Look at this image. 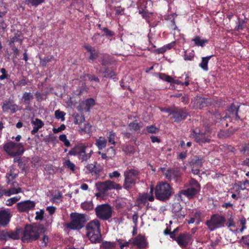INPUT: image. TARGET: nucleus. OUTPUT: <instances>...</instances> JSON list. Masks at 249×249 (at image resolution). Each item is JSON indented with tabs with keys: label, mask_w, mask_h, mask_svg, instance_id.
Listing matches in <instances>:
<instances>
[{
	"label": "nucleus",
	"mask_w": 249,
	"mask_h": 249,
	"mask_svg": "<svg viewBox=\"0 0 249 249\" xmlns=\"http://www.w3.org/2000/svg\"><path fill=\"white\" fill-rule=\"evenodd\" d=\"M47 230V228L42 224L37 226L27 224L24 227L22 240L26 243L36 241L39 239L40 234L45 233Z\"/></svg>",
	"instance_id": "obj_1"
},
{
	"label": "nucleus",
	"mask_w": 249,
	"mask_h": 249,
	"mask_svg": "<svg viewBox=\"0 0 249 249\" xmlns=\"http://www.w3.org/2000/svg\"><path fill=\"white\" fill-rule=\"evenodd\" d=\"M141 174L140 170L137 168H127L124 173V189L129 190L138 183L140 180Z\"/></svg>",
	"instance_id": "obj_2"
},
{
	"label": "nucleus",
	"mask_w": 249,
	"mask_h": 249,
	"mask_svg": "<svg viewBox=\"0 0 249 249\" xmlns=\"http://www.w3.org/2000/svg\"><path fill=\"white\" fill-rule=\"evenodd\" d=\"M86 235L92 243L97 244L102 240L100 230V222L98 219L89 222L86 227Z\"/></svg>",
	"instance_id": "obj_3"
},
{
	"label": "nucleus",
	"mask_w": 249,
	"mask_h": 249,
	"mask_svg": "<svg viewBox=\"0 0 249 249\" xmlns=\"http://www.w3.org/2000/svg\"><path fill=\"white\" fill-rule=\"evenodd\" d=\"M154 190L156 198L163 202L169 200L173 193V188L166 182H158Z\"/></svg>",
	"instance_id": "obj_4"
},
{
	"label": "nucleus",
	"mask_w": 249,
	"mask_h": 249,
	"mask_svg": "<svg viewBox=\"0 0 249 249\" xmlns=\"http://www.w3.org/2000/svg\"><path fill=\"white\" fill-rule=\"evenodd\" d=\"M88 146L86 143L79 142L69 151L68 155L70 156H76L81 162L87 161L89 159L93 153L90 150L89 153H86V150Z\"/></svg>",
	"instance_id": "obj_5"
},
{
	"label": "nucleus",
	"mask_w": 249,
	"mask_h": 249,
	"mask_svg": "<svg viewBox=\"0 0 249 249\" xmlns=\"http://www.w3.org/2000/svg\"><path fill=\"white\" fill-rule=\"evenodd\" d=\"M4 151L12 157H20L25 151L24 144L21 142H16L10 141L3 146Z\"/></svg>",
	"instance_id": "obj_6"
},
{
	"label": "nucleus",
	"mask_w": 249,
	"mask_h": 249,
	"mask_svg": "<svg viewBox=\"0 0 249 249\" xmlns=\"http://www.w3.org/2000/svg\"><path fill=\"white\" fill-rule=\"evenodd\" d=\"M70 218L71 222L65 223L64 225L67 229L80 230L84 227L86 219L84 214L72 213L70 214Z\"/></svg>",
	"instance_id": "obj_7"
},
{
	"label": "nucleus",
	"mask_w": 249,
	"mask_h": 249,
	"mask_svg": "<svg viewBox=\"0 0 249 249\" xmlns=\"http://www.w3.org/2000/svg\"><path fill=\"white\" fill-rule=\"evenodd\" d=\"M191 135L194 141L201 145L209 143L211 141V132L208 129L204 131L196 129L191 131Z\"/></svg>",
	"instance_id": "obj_8"
},
{
	"label": "nucleus",
	"mask_w": 249,
	"mask_h": 249,
	"mask_svg": "<svg viewBox=\"0 0 249 249\" xmlns=\"http://www.w3.org/2000/svg\"><path fill=\"white\" fill-rule=\"evenodd\" d=\"M226 222V218L218 213L212 214L210 219L207 220L205 225L210 231L224 227Z\"/></svg>",
	"instance_id": "obj_9"
},
{
	"label": "nucleus",
	"mask_w": 249,
	"mask_h": 249,
	"mask_svg": "<svg viewBox=\"0 0 249 249\" xmlns=\"http://www.w3.org/2000/svg\"><path fill=\"white\" fill-rule=\"evenodd\" d=\"M95 212L97 217L103 221L108 220L112 214L111 206L107 203L98 205L95 209Z\"/></svg>",
	"instance_id": "obj_10"
},
{
	"label": "nucleus",
	"mask_w": 249,
	"mask_h": 249,
	"mask_svg": "<svg viewBox=\"0 0 249 249\" xmlns=\"http://www.w3.org/2000/svg\"><path fill=\"white\" fill-rule=\"evenodd\" d=\"M240 106H235L234 103H232L227 109V113L226 115L223 117L222 120H226L227 118L234 119L235 121L242 120L238 115Z\"/></svg>",
	"instance_id": "obj_11"
},
{
	"label": "nucleus",
	"mask_w": 249,
	"mask_h": 249,
	"mask_svg": "<svg viewBox=\"0 0 249 249\" xmlns=\"http://www.w3.org/2000/svg\"><path fill=\"white\" fill-rule=\"evenodd\" d=\"M188 115L187 112L183 109L175 107L171 112L172 119L175 122H179L186 119Z\"/></svg>",
	"instance_id": "obj_12"
},
{
	"label": "nucleus",
	"mask_w": 249,
	"mask_h": 249,
	"mask_svg": "<svg viewBox=\"0 0 249 249\" xmlns=\"http://www.w3.org/2000/svg\"><path fill=\"white\" fill-rule=\"evenodd\" d=\"M165 178L169 181L174 180L176 182H179L181 180V173L179 170L168 169L164 173Z\"/></svg>",
	"instance_id": "obj_13"
},
{
	"label": "nucleus",
	"mask_w": 249,
	"mask_h": 249,
	"mask_svg": "<svg viewBox=\"0 0 249 249\" xmlns=\"http://www.w3.org/2000/svg\"><path fill=\"white\" fill-rule=\"evenodd\" d=\"M20 229H17L15 231H7L3 230L0 231V238L2 240H7L9 239L17 240L19 238Z\"/></svg>",
	"instance_id": "obj_14"
},
{
	"label": "nucleus",
	"mask_w": 249,
	"mask_h": 249,
	"mask_svg": "<svg viewBox=\"0 0 249 249\" xmlns=\"http://www.w3.org/2000/svg\"><path fill=\"white\" fill-rule=\"evenodd\" d=\"M191 240V235L189 233L183 232L180 233L176 239L178 245L183 249H187Z\"/></svg>",
	"instance_id": "obj_15"
},
{
	"label": "nucleus",
	"mask_w": 249,
	"mask_h": 249,
	"mask_svg": "<svg viewBox=\"0 0 249 249\" xmlns=\"http://www.w3.org/2000/svg\"><path fill=\"white\" fill-rule=\"evenodd\" d=\"M131 244L136 246L139 249H145L148 247V242L144 235L139 234L134 238H132Z\"/></svg>",
	"instance_id": "obj_16"
},
{
	"label": "nucleus",
	"mask_w": 249,
	"mask_h": 249,
	"mask_svg": "<svg viewBox=\"0 0 249 249\" xmlns=\"http://www.w3.org/2000/svg\"><path fill=\"white\" fill-rule=\"evenodd\" d=\"M35 205L34 201L28 200L18 203L17 206L19 212H27L33 209Z\"/></svg>",
	"instance_id": "obj_17"
},
{
	"label": "nucleus",
	"mask_w": 249,
	"mask_h": 249,
	"mask_svg": "<svg viewBox=\"0 0 249 249\" xmlns=\"http://www.w3.org/2000/svg\"><path fill=\"white\" fill-rule=\"evenodd\" d=\"M2 109L3 112L10 110L12 113H15L20 109L18 108V106L14 103L13 100L9 99L3 102L2 105Z\"/></svg>",
	"instance_id": "obj_18"
},
{
	"label": "nucleus",
	"mask_w": 249,
	"mask_h": 249,
	"mask_svg": "<svg viewBox=\"0 0 249 249\" xmlns=\"http://www.w3.org/2000/svg\"><path fill=\"white\" fill-rule=\"evenodd\" d=\"M12 215L8 211L2 210L0 211V226L5 227L10 222Z\"/></svg>",
	"instance_id": "obj_19"
},
{
	"label": "nucleus",
	"mask_w": 249,
	"mask_h": 249,
	"mask_svg": "<svg viewBox=\"0 0 249 249\" xmlns=\"http://www.w3.org/2000/svg\"><path fill=\"white\" fill-rule=\"evenodd\" d=\"M199 192V191L196 190V189L189 187L186 189L180 191L179 192V196L184 195L189 199H192Z\"/></svg>",
	"instance_id": "obj_20"
},
{
	"label": "nucleus",
	"mask_w": 249,
	"mask_h": 249,
	"mask_svg": "<svg viewBox=\"0 0 249 249\" xmlns=\"http://www.w3.org/2000/svg\"><path fill=\"white\" fill-rule=\"evenodd\" d=\"M31 124L34 125L33 130L31 131V134L35 135L39 129L42 128L44 125V123L39 119L36 118L35 120H32Z\"/></svg>",
	"instance_id": "obj_21"
},
{
	"label": "nucleus",
	"mask_w": 249,
	"mask_h": 249,
	"mask_svg": "<svg viewBox=\"0 0 249 249\" xmlns=\"http://www.w3.org/2000/svg\"><path fill=\"white\" fill-rule=\"evenodd\" d=\"M210 104L211 101L210 99L200 97H197L196 102V106L197 107L201 109L209 106Z\"/></svg>",
	"instance_id": "obj_22"
},
{
	"label": "nucleus",
	"mask_w": 249,
	"mask_h": 249,
	"mask_svg": "<svg viewBox=\"0 0 249 249\" xmlns=\"http://www.w3.org/2000/svg\"><path fill=\"white\" fill-rule=\"evenodd\" d=\"M81 104L84 107V110L86 112H89L91 108L95 106V101L93 98H89L83 101Z\"/></svg>",
	"instance_id": "obj_23"
},
{
	"label": "nucleus",
	"mask_w": 249,
	"mask_h": 249,
	"mask_svg": "<svg viewBox=\"0 0 249 249\" xmlns=\"http://www.w3.org/2000/svg\"><path fill=\"white\" fill-rule=\"evenodd\" d=\"M237 130V128H230L226 130H220L218 133V136L220 138H227L233 135Z\"/></svg>",
	"instance_id": "obj_24"
},
{
	"label": "nucleus",
	"mask_w": 249,
	"mask_h": 249,
	"mask_svg": "<svg viewBox=\"0 0 249 249\" xmlns=\"http://www.w3.org/2000/svg\"><path fill=\"white\" fill-rule=\"evenodd\" d=\"M18 172L14 167H10L9 171L6 174V178L7 179V183H9L15 179L18 175Z\"/></svg>",
	"instance_id": "obj_25"
},
{
	"label": "nucleus",
	"mask_w": 249,
	"mask_h": 249,
	"mask_svg": "<svg viewBox=\"0 0 249 249\" xmlns=\"http://www.w3.org/2000/svg\"><path fill=\"white\" fill-rule=\"evenodd\" d=\"M213 55L207 56L206 57H202L201 58V62L199 64V67L205 71H208V64L210 59L213 57Z\"/></svg>",
	"instance_id": "obj_26"
},
{
	"label": "nucleus",
	"mask_w": 249,
	"mask_h": 249,
	"mask_svg": "<svg viewBox=\"0 0 249 249\" xmlns=\"http://www.w3.org/2000/svg\"><path fill=\"white\" fill-rule=\"evenodd\" d=\"M87 170L90 173L98 175L101 171L100 169L97 167L95 164L90 163L88 164L86 166Z\"/></svg>",
	"instance_id": "obj_27"
},
{
	"label": "nucleus",
	"mask_w": 249,
	"mask_h": 249,
	"mask_svg": "<svg viewBox=\"0 0 249 249\" xmlns=\"http://www.w3.org/2000/svg\"><path fill=\"white\" fill-rule=\"evenodd\" d=\"M128 127L131 131H138L142 127V123L141 122H138L137 120H135L128 124Z\"/></svg>",
	"instance_id": "obj_28"
},
{
	"label": "nucleus",
	"mask_w": 249,
	"mask_h": 249,
	"mask_svg": "<svg viewBox=\"0 0 249 249\" xmlns=\"http://www.w3.org/2000/svg\"><path fill=\"white\" fill-rule=\"evenodd\" d=\"M107 140L104 137H100L95 141V145L100 150L105 148L107 146Z\"/></svg>",
	"instance_id": "obj_29"
},
{
	"label": "nucleus",
	"mask_w": 249,
	"mask_h": 249,
	"mask_svg": "<svg viewBox=\"0 0 249 249\" xmlns=\"http://www.w3.org/2000/svg\"><path fill=\"white\" fill-rule=\"evenodd\" d=\"M18 42L20 44V45L22 44L23 42V40L21 38V34L18 33H16L14 34V36L10 38L9 41V45H15V42Z\"/></svg>",
	"instance_id": "obj_30"
},
{
	"label": "nucleus",
	"mask_w": 249,
	"mask_h": 249,
	"mask_svg": "<svg viewBox=\"0 0 249 249\" xmlns=\"http://www.w3.org/2000/svg\"><path fill=\"white\" fill-rule=\"evenodd\" d=\"M192 41L194 42L196 46H200L203 47L206 43L208 42V40L206 39H201L200 37L198 36H196L193 39Z\"/></svg>",
	"instance_id": "obj_31"
},
{
	"label": "nucleus",
	"mask_w": 249,
	"mask_h": 249,
	"mask_svg": "<svg viewBox=\"0 0 249 249\" xmlns=\"http://www.w3.org/2000/svg\"><path fill=\"white\" fill-rule=\"evenodd\" d=\"M112 57L107 53H104L101 58V65L103 66H107L111 63Z\"/></svg>",
	"instance_id": "obj_32"
},
{
	"label": "nucleus",
	"mask_w": 249,
	"mask_h": 249,
	"mask_svg": "<svg viewBox=\"0 0 249 249\" xmlns=\"http://www.w3.org/2000/svg\"><path fill=\"white\" fill-rule=\"evenodd\" d=\"M40 64L43 67H46L47 66V64L49 62H50L52 60H55L54 57L53 55H48L45 56L43 58L39 57Z\"/></svg>",
	"instance_id": "obj_33"
},
{
	"label": "nucleus",
	"mask_w": 249,
	"mask_h": 249,
	"mask_svg": "<svg viewBox=\"0 0 249 249\" xmlns=\"http://www.w3.org/2000/svg\"><path fill=\"white\" fill-rule=\"evenodd\" d=\"M103 36V35L101 36L99 33H96L91 37V40L94 44L101 45L104 42V40L102 39Z\"/></svg>",
	"instance_id": "obj_34"
},
{
	"label": "nucleus",
	"mask_w": 249,
	"mask_h": 249,
	"mask_svg": "<svg viewBox=\"0 0 249 249\" xmlns=\"http://www.w3.org/2000/svg\"><path fill=\"white\" fill-rule=\"evenodd\" d=\"M189 186L190 187L196 189V190L200 192L201 186L198 181L194 178H191L189 181Z\"/></svg>",
	"instance_id": "obj_35"
},
{
	"label": "nucleus",
	"mask_w": 249,
	"mask_h": 249,
	"mask_svg": "<svg viewBox=\"0 0 249 249\" xmlns=\"http://www.w3.org/2000/svg\"><path fill=\"white\" fill-rule=\"evenodd\" d=\"M85 121L84 115L76 113L74 115V123L79 125L81 124Z\"/></svg>",
	"instance_id": "obj_36"
},
{
	"label": "nucleus",
	"mask_w": 249,
	"mask_h": 249,
	"mask_svg": "<svg viewBox=\"0 0 249 249\" xmlns=\"http://www.w3.org/2000/svg\"><path fill=\"white\" fill-rule=\"evenodd\" d=\"M96 186L98 190L104 193L108 191L106 181L105 182H100L96 184Z\"/></svg>",
	"instance_id": "obj_37"
},
{
	"label": "nucleus",
	"mask_w": 249,
	"mask_h": 249,
	"mask_svg": "<svg viewBox=\"0 0 249 249\" xmlns=\"http://www.w3.org/2000/svg\"><path fill=\"white\" fill-rule=\"evenodd\" d=\"M116 246V244L113 242L104 241L101 245V247L103 249H109L115 248Z\"/></svg>",
	"instance_id": "obj_38"
},
{
	"label": "nucleus",
	"mask_w": 249,
	"mask_h": 249,
	"mask_svg": "<svg viewBox=\"0 0 249 249\" xmlns=\"http://www.w3.org/2000/svg\"><path fill=\"white\" fill-rule=\"evenodd\" d=\"M33 98V95L31 92H25L23 93L22 100L25 104H29L30 101Z\"/></svg>",
	"instance_id": "obj_39"
},
{
	"label": "nucleus",
	"mask_w": 249,
	"mask_h": 249,
	"mask_svg": "<svg viewBox=\"0 0 249 249\" xmlns=\"http://www.w3.org/2000/svg\"><path fill=\"white\" fill-rule=\"evenodd\" d=\"M147 1L145 0H139L137 3V7L139 10H147Z\"/></svg>",
	"instance_id": "obj_40"
},
{
	"label": "nucleus",
	"mask_w": 249,
	"mask_h": 249,
	"mask_svg": "<svg viewBox=\"0 0 249 249\" xmlns=\"http://www.w3.org/2000/svg\"><path fill=\"white\" fill-rule=\"evenodd\" d=\"M193 217L196 220V224L198 225L201 221V218L202 217V212L200 210L196 211Z\"/></svg>",
	"instance_id": "obj_41"
},
{
	"label": "nucleus",
	"mask_w": 249,
	"mask_h": 249,
	"mask_svg": "<svg viewBox=\"0 0 249 249\" xmlns=\"http://www.w3.org/2000/svg\"><path fill=\"white\" fill-rule=\"evenodd\" d=\"M81 206L86 211H90L93 208V204L91 201H85L81 204Z\"/></svg>",
	"instance_id": "obj_42"
},
{
	"label": "nucleus",
	"mask_w": 249,
	"mask_h": 249,
	"mask_svg": "<svg viewBox=\"0 0 249 249\" xmlns=\"http://www.w3.org/2000/svg\"><path fill=\"white\" fill-rule=\"evenodd\" d=\"M43 236L40 239V246L41 247H46L49 243V238L48 235L45 234V233H42Z\"/></svg>",
	"instance_id": "obj_43"
},
{
	"label": "nucleus",
	"mask_w": 249,
	"mask_h": 249,
	"mask_svg": "<svg viewBox=\"0 0 249 249\" xmlns=\"http://www.w3.org/2000/svg\"><path fill=\"white\" fill-rule=\"evenodd\" d=\"M145 129L148 133L157 134L159 132V128L155 125H148Z\"/></svg>",
	"instance_id": "obj_44"
},
{
	"label": "nucleus",
	"mask_w": 249,
	"mask_h": 249,
	"mask_svg": "<svg viewBox=\"0 0 249 249\" xmlns=\"http://www.w3.org/2000/svg\"><path fill=\"white\" fill-rule=\"evenodd\" d=\"M6 196H10L12 195L17 194L21 192L20 188H12L9 190H6Z\"/></svg>",
	"instance_id": "obj_45"
},
{
	"label": "nucleus",
	"mask_w": 249,
	"mask_h": 249,
	"mask_svg": "<svg viewBox=\"0 0 249 249\" xmlns=\"http://www.w3.org/2000/svg\"><path fill=\"white\" fill-rule=\"evenodd\" d=\"M59 140L63 142L64 145L67 147L71 146V143L70 141L67 139V136L65 134H61L59 137Z\"/></svg>",
	"instance_id": "obj_46"
},
{
	"label": "nucleus",
	"mask_w": 249,
	"mask_h": 249,
	"mask_svg": "<svg viewBox=\"0 0 249 249\" xmlns=\"http://www.w3.org/2000/svg\"><path fill=\"white\" fill-rule=\"evenodd\" d=\"M55 117L56 119H61V121H65V115L66 113L59 110H57L54 112Z\"/></svg>",
	"instance_id": "obj_47"
},
{
	"label": "nucleus",
	"mask_w": 249,
	"mask_h": 249,
	"mask_svg": "<svg viewBox=\"0 0 249 249\" xmlns=\"http://www.w3.org/2000/svg\"><path fill=\"white\" fill-rule=\"evenodd\" d=\"M20 197L17 196L9 198L6 200V205L7 206H11L18 201L20 199Z\"/></svg>",
	"instance_id": "obj_48"
},
{
	"label": "nucleus",
	"mask_w": 249,
	"mask_h": 249,
	"mask_svg": "<svg viewBox=\"0 0 249 249\" xmlns=\"http://www.w3.org/2000/svg\"><path fill=\"white\" fill-rule=\"evenodd\" d=\"M159 78L163 81L172 83V77L164 73H160Z\"/></svg>",
	"instance_id": "obj_49"
},
{
	"label": "nucleus",
	"mask_w": 249,
	"mask_h": 249,
	"mask_svg": "<svg viewBox=\"0 0 249 249\" xmlns=\"http://www.w3.org/2000/svg\"><path fill=\"white\" fill-rule=\"evenodd\" d=\"M239 187L242 190L247 189L249 190V181L246 179L245 181H239Z\"/></svg>",
	"instance_id": "obj_50"
},
{
	"label": "nucleus",
	"mask_w": 249,
	"mask_h": 249,
	"mask_svg": "<svg viewBox=\"0 0 249 249\" xmlns=\"http://www.w3.org/2000/svg\"><path fill=\"white\" fill-rule=\"evenodd\" d=\"M45 0H25L26 4H31L34 6H37L41 3L44 2Z\"/></svg>",
	"instance_id": "obj_51"
},
{
	"label": "nucleus",
	"mask_w": 249,
	"mask_h": 249,
	"mask_svg": "<svg viewBox=\"0 0 249 249\" xmlns=\"http://www.w3.org/2000/svg\"><path fill=\"white\" fill-rule=\"evenodd\" d=\"M104 73V77L107 78H112L115 75V72L108 68H106L105 69Z\"/></svg>",
	"instance_id": "obj_52"
},
{
	"label": "nucleus",
	"mask_w": 249,
	"mask_h": 249,
	"mask_svg": "<svg viewBox=\"0 0 249 249\" xmlns=\"http://www.w3.org/2000/svg\"><path fill=\"white\" fill-rule=\"evenodd\" d=\"M116 137V135L114 132L113 131H110L108 134V142L114 145L116 144V142H115V139Z\"/></svg>",
	"instance_id": "obj_53"
},
{
	"label": "nucleus",
	"mask_w": 249,
	"mask_h": 249,
	"mask_svg": "<svg viewBox=\"0 0 249 249\" xmlns=\"http://www.w3.org/2000/svg\"><path fill=\"white\" fill-rule=\"evenodd\" d=\"M245 21L243 19H239L238 24L236 25L235 27V29L237 31H240L242 30L245 28Z\"/></svg>",
	"instance_id": "obj_54"
},
{
	"label": "nucleus",
	"mask_w": 249,
	"mask_h": 249,
	"mask_svg": "<svg viewBox=\"0 0 249 249\" xmlns=\"http://www.w3.org/2000/svg\"><path fill=\"white\" fill-rule=\"evenodd\" d=\"M241 242L243 243V246L249 248V234L243 236Z\"/></svg>",
	"instance_id": "obj_55"
},
{
	"label": "nucleus",
	"mask_w": 249,
	"mask_h": 249,
	"mask_svg": "<svg viewBox=\"0 0 249 249\" xmlns=\"http://www.w3.org/2000/svg\"><path fill=\"white\" fill-rule=\"evenodd\" d=\"M64 165L66 167L70 169L72 171L75 170V165L73 162H71L70 160H68L65 162Z\"/></svg>",
	"instance_id": "obj_56"
},
{
	"label": "nucleus",
	"mask_w": 249,
	"mask_h": 249,
	"mask_svg": "<svg viewBox=\"0 0 249 249\" xmlns=\"http://www.w3.org/2000/svg\"><path fill=\"white\" fill-rule=\"evenodd\" d=\"M139 13L142 15V17L144 18L148 23L149 22V18H150V13L148 12V10H139Z\"/></svg>",
	"instance_id": "obj_57"
},
{
	"label": "nucleus",
	"mask_w": 249,
	"mask_h": 249,
	"mask_svg": "<svg viewBox=\"0 0 249 249\" xmlns=\"http://www.w3.org/2000/svg\"><path fill=\"white\" fill-rule=\"evenodd\" d=\"M102 32L104 33L105 35L107 37H112L115 35V33L113 31L109 30L107 27H104L102 29Z\"/></svg>",
	"instance_id": "obj_58"
},
{
	"label": "nucleus",
	"mask_w": 249,
	"mask_h": 249,
	"mask_svg": "<svg viewBox=\"0 0 249 249\" xmlns=\"http://www.w3.org/2000/svg\"><path fill=\"white\" fill-rule=\"evenodd\" d=\"M147 202V194L142 195L137 199V203L139 204H145Z\"/></svg>",
	"instance_id": "obj_59"
},
{
	"label": "nucleus",
	"mask_w": 249,
	"mask_h": 249,
	"mask_svg": "<svg viewBox=\"0 0 249 249\" xmlns=\"http://www.w3.org/2000/svg\"><path fill=\"white\" fill-rule=\"evenodd\" d=\"M99 56V53L96 52V51H94L93 53H91L89 54V62H93L95 59H96Z\"/></svg>",
	"instance_id": "obj_60"
},
{
	"label": "nucleus",
	"mask_w": 249,
	"mask_h": 249,
	"mask_svg": "<svg viewBox=\"0 0 249 249\" xmlns=\"http://www.w3.org/2000/svg\"><path fill=\"white\" fill-rule=\"evenodd\" d=\"M44 211L43 210H40L39 211H37L36 213L35 219L36 220H42L43 219V215Z\"/></svg>",
	"instance_id": "obj_61"
},
{
	"label": "nucleus",
	"mask_w": 249,
	"mask_h": 249,
	"mask_svg": "<svg viewBox=\"0 0 249 249\" xmlns=\"http://www.w3.org/2000/svg\"><path fill=\"white\" fill-rule=\"evenodd\" d=\"M29 80L25 76H22V79L18 82V85L20 86H24L28 84Z\"/></svg>",
	"instance_id": "obj_62"
},
{
	"label": "nucleus",
	"mask_w": 249,
	"mask_h": 249,
	"mask_svg": "<svg viewBox=\"0 0 249 249\" xmlns=\"http://www.w3.org/2000/svg\"><path fill=\"white\" fill-rule=\"evenodd\" d=\"M226 226L228 228L230 227H233L234 228L235 226V223L233 220V218L232 217H230L228 220V221L226 223Z\"/></svg>",
	"instance_id": "obj_63"
},
{
	"label": "nucleus",
	"mask_w": 249,
	"mask_h": 249,
	"mask_svg": "<svg viewBox=\"0 0 249 249\" xmlns=\"http://www.w3.org/2000/svg\"><path fill=\"white\" fill-rule=\"evenodd\" d=\"M241 152L242 153L244 154V155H248L249 153V143H247V144H245L242 150H241Z\"/></svg>",
	"instance_id": "obj_64"
}]
</instances>
